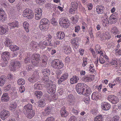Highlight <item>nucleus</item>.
I'll return each mask as SVG.
<instances>
[{
	"mask_svg": "<svg viewBox=\"0 0 121 121\" xmlns=\"http://www.w3.org/2000/svg\"><path fill=\"white\" fill-rule=\"evenodd\" d=\"M25 87L23 86H21L19 88V91L21 93L23 92L25 90Z\"/></svg>",
	"mask_w": 121,
	"mask_h": 121,
	"instance_id": "61",
	"label": "nucleus"
},
{
	"mask_svg": "<svg viewBox=\"0 0 121 121\" xmlns=\"http://www.w3.org/2000/svg\"><path fill=\"white\" fill-rule=\"evenodd\" d=\"M78 77L76 76H73L70 79V82L71 84H73L77 83L79 80Z\"/></svg>",
	"mask_w": 121,
	"mask_h": 121,
	"instance_id": "24",
	"label": "nucleus"
},
{
	"mask_svg": "<svg viewBox=\"0 0 121 121\" xmlns=\"http://www.w3.org/2000/svg\"><path fill=\"white\" fill-rule=\"evenodd\" d=\"M12 89L11 85L9 84L5 86L4 88V90L5 92L9 91Z\"/></svg>",
	"mask_w": 121,
	"mask_h": 121,
	"instance_id": "48",
	"label": "nucleus"
},
{
	"mask_svg": "<svg viewBox=\"0 0 121 121\" xmlns=\"http://www.w3.org/2000/svg\"><path fill=\"white\" fill-rule=\"evenodd\" d=\"M112 33L114 35L118 34L119 33V31L117 28L115 27H113L111 30Z\"/></svg>",
	"mask_w": 121,
	"mask_h": 121,
	"instance_id": "40",
	"label": "nucleus"
},
{
	"mask_svg": "<svg viewBox=\"0 0 121 121\" xmlns=\"http://www.w3.org/2000/svg\"><path fill=\"white\" fill-rule=\"evenodd\" d=\"M10 49L13 51H16L19 49V48L15 45L12 46L10 48Z\"/></svg>",
	"mask_w": 121,
	"mask_h": 121,
	"instance_id": "50",
	"label": "nucleus"
},
{
	"mask_svg": "<svg viewBox=\"0 0 121 121\" xmlns=\"http://www.w3.org/2000/svg\"><path fill=\"white\" fill-rule=\"evenodd\" d=\"M64 52L66 54H70L71 52V48L69 46H66L64 47Z\"/></svg>",
	"mask_w": 121,
	"mask_h": 121,
	"instance_id": "26",
	"label": "nucleus"
},
{
	"mask_svg": "<svg viewBox=\"0 0 121 121\" xmlns=\"http://www.w3.org/2000/svg\"><path fill=\"white\" fill-rule=\"evenodd\" d=\"M7 80L6 77L2 75L0 77V86H3L6 82Z\"/></svg>",
	"mask_w": 121,
	"mask_h": 121,
	"instance_id": "25",
	"label": "nucleus"
},
{
	"mask_svg": "<svg viewBox=\"0 0 121 121\" xmlns=\"http://www.w3.org/2000/svg\"><path fill=\"white\" fill-rule=\"evenodd\" d=\"M49 22L46 18L42 19L40 22L39 28L41 30H47L48 27Z\"/></svg>",
	"mask_w": 121,
	"mask_h": 121,
	"instance_id": "3",
	"label": "nucleus"
},
{
	"mask_svg": "<svg viewBox=\"0 0 121 121\" xmlns=\"http://www.w3.org/2000/svg\"><path fill=\"white\" fill-rule=\"evenodd\" d=\"M94 78V75H92L85 76L82 77V79L83 81L85 82H88L92 81Z\"/></svg>",
	"mask_w": 121,
	"mask_h": 121,
	"instance_id": "11",
	"label": "nucleus"
},
{
	"mask_svg": "<svg viewBox=\"0 0 121 121\" xmlns=\"http://www.w3.org/2000/svg\"><path fill=\"white\" fill-rule=\"evenodd\" d=\"M55 119L52 116L48 117L45 121H55Z\"/></svg>",
	"mask_w": 121,
	"mask_h": 121,
	"instance_id": "59",
	"label": "nucleus"
},
{
	"mask_svg": "<svg viewBox=\"0 0 121 121\" xmlns=\"http://www.w3.org/2000/svg\"><path fill=\"white\" fill-rule=\"evenodd\" d=\"M109 19L111 22L112 23H115L118 19V17H112V16H110Z\"/></svg>",
	"mask_w": 121,
	"mask_h": 121,
	"instance_id": "43",
	"label": "nucleus"
},
{
	"mask_svg": "<svg viewBox=\"0 0 121 121\" xmlns=\"http://www.w3.org/2000/svg\"><path fill=\"white\" fill-rule=\"evenodd\" d=\"M52 38V37L51 35L50 34H48L46 37V40H47V41L49 42V43H50V42L51 41Z\"/></svg>",
	"mask_w": 121,
	"mask_h": 121,
	"instance_id": "60",
	"label": "nucleus"
},
{
	"mask_svg": "<svg viewBox=\"0 0 121 121\" xmlns=\"http://www.w3.org/2000/svg\"><path fill=\"white\" fill-rule=\"evenodd\" d=\"M43 95L42 92L40 91H35L34 95L38 99H40Z\"/></svg>",
	"mask_w": 121,
	"mask_h": 121,
	"instance_id": "29",
	"label": "nucleus"
},
{
	"mask_svg": "<svg viewBox=\"0 0 121 121\" xmlns=\"http://www.w3.org/2000/svg\"><path fill=\"white\" fill-rule=\"evenodd\" d=\"M39 78V73H38V75H33L28 79V81L31 83H34L37 81Z\"/></svg>",
	"mask_w": 121,
	"mask_h": 121,
	"instance_id": "13",
	"label": "nucleus"
},
{
	"mask_svg": "<svg viewBox=\"0 0 121 121\" xmlns=\"http://www.w3.org/2000/svg\"><path fill=\"white\" fill-rule=\"evenodd\" d=\"M71 7L77 9L78 7V1L77 0H73L71 4Z\"/></svg>",
	"mask_w": 121,
	"mask_h": 121,
	"instance_id": "30",
	"label": "nucleus"
},
{
	"mask_svg": "<svg viewBox=\"0 0 121 121\" xmlns=\"http://www.w3.org/2000/svg\"><path fill=\"white\" fill-rule=\"evenodd\" d=\"M35 112L33 110L26 112L27 117L30 119H31L35 116Z\"/></svg>",
	"mask_w": 121,
	"mask_h": 121,
	"instance_id": "27",
	"label": "nucleus"
},
{
	"mask_svg": "<svg viewBox=\"0 0 121 121\" xmlns=\"http://www.w3.org/2000/svg\"><path fill=\"white\" fill-rule=\"evenodd\" d=\"M23 26L26 31L27 32H28L29 31L28 28L29 27V25L28 23L26 21L24 22L23 23Z\"/></svg>",
	"mask_w": 121,
	"mask_h": 121,
	"instance_id": "36",
	"label": "nucleus"
},
{
	"mask_svg": "<svg viewBox=\"0 0 121 121\" xmlns=\"http://www.w3.org/2000/svg\"><path fill=\"white\" fill-rule=\"evenodd\" d=\"M101 108L104 110H109L111 108L110 104L106 102H102L101 103Z\"/></svg>",
	"mask_w": 121,
	"mask_h": 121,
	"instance_id": "14",
	"label": "nucleus"
},
{
	"mask_svg": "<svg viewBox=\"0 0 121 121\" xmlns=\"http://www.w3.org/2000/svg\"><path fill=\"white\" fill-rule=\"evenodd\" d=\"M69 75L67 73H65L63 74L62 76L61 77L65 80H66L68 77Z\"/></svg>",
	"mask_w": 121,
	"mask_h": 121,
	"instance_id": "57",
	"label": "nucleus"
},
{
	"mask_svg": "<svg viewBox=\"0 0 121 121\" xmlns=\"http://www.w3.org/2000/svg\"><path fill=\"white\" fill-rule=\"evenodd\" d=\"M9 53L8 52H3L1 54V60L3 62L1 63L2 67H5L8 63L7 60L9 59L10 55Z\"/></svg>",
	"mask_w": 121,
	"mask_h": 121,
	"instance_id": "2",
	"label": "nucleus"
},
{
	"mask_svg": "<svg viewBox=\"0 0 121 121\" xmlns=\"http://www.w3.org/2000/svg\"><path fill=\"white\" fill-rule=\"evenodd\" d=\"M42 62L43 63H44L45 65L47 63V58L46 56L45 55H43L42 56Z\"/></svg>",
	"mask_w": 121,
	"mask_h": 121,
	"instance_id": "49",
	"label": "nucleus"
},
{
	"mask_svg": "<svg viewBox=\"0 0 121 121\" xmlns=\"http://www.w3.org/2000/svg\"><path fill=\"white\" fill-rule=\"evenodd\" d=\"M42 85L41 83L38 82L35 83L34 86V88L36 90H40L42 88Z\"/></svg>",
	"mask_w": 121,
	"mask_h": 121,
	"instance_id": "32",
	"label": "nucleus"
},
{
	"mask_svg": "<svg viewBox=\"0 0 121 121\" xmlns=\"http://www.w3.org/2000/svg\"><path fill=\"white\" fill-rule=\"evenodd\" d=\"M70 24V23L69 22V21L68 20L67 21H66L64 23L62 24V25H60L65 28H67L68 27Z\"/></svg>",
	"mask_w": 121,
	"mask_h": 121,
	"instance_id": "45",
	"label": "nucleus"
},
{
	"mask_svg": "<svg viewBox=\"0 0 121 121\" xmlns=\"http://www.w3.org/2000/svg\"><path fill=\"white\" fill-rule=\"evenodd\" d=\"M11 68H19L21 67V64L18 61L12 62L11 64Z\"/></svg>",
	"mask_w": 121,
	"mask_h": 121,
	"instance_id": "18",
	"label": "nucleus"
},
{
	"mask_svg": "<svg viewBox=\"0 0 121 121\" xmlns=\"http://www.w3.org/2000/svg\"><path fill=\"white\" fill-rule=\"evenodd\" d=\"M100 49L101 47L98 44L96 46L95 49L96 54H101V55L103 54V52L102 51L100 50Z\"/></svg>",
	"mask_w": 121,
	"mask_h": 121,
	"instance_id": "23",
	"label": "nucleus"
},
{
	"mask_svg": "<svg viewBox=\"0 0 121 121\" xmlns=\"http://www.w3.org/2000/svg\"><path fill=\"white\" fill-rule=\"evenodd\" d=\"M118 49H117L116 50H118V51L116 52V54L117 55H121V46H119V45H118L117 46Z\"/></svg>",
	"mask_w": 121,
	"mask_h": 121,
	"instance_id": "46",
	"label": "nucleus"
},
{
	"mask_svg": "<svg viewBox=\"0 0 121 121\" xmlns=\"http://www.w3.org/2000/svg\"><path fill=\"white\" fill-rule=\"evenodd\" d=\"M51 64L52 67L54 68H62L64 66L63 63L58 59L53 60Z\"/></svg>",
	"mask_w": 121,
	"mask_h": 121,
	"instance_id": "5",
	"label": "nucleus"
},
{
	"mask_svg": "<svg viewBox=\"0 0 121 121\" xmlns=\"http://www.w3.org/2000/svg\"><path fill=\"white\" fill-rule=\"evenodd\" d=\"M25 83V81L22 78L18 79L17 81V83L19 85H23Z\"/></svg>",
	"mask_w": 121,
	"mask_h": 121,
	"instance_id": "47",
	"label": "nucleus"
},
{
	"mask_svg": "<svg viewBox=\"0 0 121 121\" xmlns=\"http://www.w3.org/2000/svg\"><path fill=\"white\" fill-rule=\"evenodd\" d=\"M10 115L9 112L4 110L0 112V117L3 120H4L8 118Z\"/></svg>",
	"mask_w": 121,
	"mask_h": 121,
	"instance_id": "7",
	"label": "nucleus"
},
{
	"mask_svg": "<svg viewBox=\"0 0 121 121\" xmlns=\"http://www.w3.org/2000/svg\"><path fill=\"white\" fill-rule=\"evenodd\" d=\"M11 29H14L15 27L18 28L19 26L18 22L17 21H15L11 23H8Z\"/></svg>",
	"mask_w": 121,
	"mask_h": 121,
	"instance_id": "16",
	"label": "nucleus"
},
{
	"mask_svg": "<svg viewBox=\"0 0 121 121\" xmlns=\"http://www.w3.org/2000/svg\"><path fill=\"white\" fill-rule=\"evenodd\" d=\"M35 19L37 20H39L42 18V14H35Z\"/></svg>",
	"mask_w": 121,
	"mask_h": 121,
	"instance_id": "63",
	"label": "nucleus"
},
{
	"mask_svg": "<svg viewBox=\"0 0 121 121\" xmlns=\"http://www.w3.org/2000/svg\"><path fill=\"white\" fill-rule=\"evenodd\" d=\"M53 108L52 105H48L46 107L44 112H43V114L44 116H47L51 112Z\"/></svg>",
	"mask_w": 121,
	"mask_h": 121,
	"instance_id": "9",
	"label": "nucleus"
},
{
	"mask_svg": "<svg viewBox=\"0 0 121 121\" xmlns=\"http://www.w3.org/2000/svg\"><path fill=\"white\" fill-rule=\"evenodd\" d=\"M71 111L73 114L75 115H78L79 113L78 110L75 109L74 108L72 109Z\"/></svg>",
	"mask_w": 121,
	"mask_h": 121,
	"instance_id": "53",
	"label": "nucleus"
},
{
	"mask_svg": "<svg viewBox=\"0 0 121 121\" xmlns=\"http://www.w3.org/2000/svg\"><path fill=\"white\" fill-rule=\"evenodd\" d=\"M96 9L97 13L100 14L103 13L104 8L103 6H97L96 7Z\"/></svg>",
	"mask_w": 121,
	"mask_h": 121,
	"instance_id": "21",
	"label": "nucleus"
},
{
	"mask_svg": "<svg viewBox=\"0 0 121 121\" xmlns=\"http://www.w3.org/2000/svg\"><path fill=\"white\" fill-rule=\"evenodd\" d=\"M103 120L102 115H99L96 117L94 119L95 121H103Z\"/></svg>",
	"mask_w": 121,
	"mask_h": 121,
	"instance_id": "39",
	"label": "nucleus"
},
{
	"mask_svg": "<svg viewBox=\"0 0 121 121\" xmlns=\"http://www.w3.org/2000/svg\"><path fill=\"white\" fill-rule=\"evenodd\" d=\"M61 115V117H66L68 115V113L65 109L62 108L60 111Z\"/></svg>",
	"mask_w": 121,
	"mask_h": 121,
	"instance_id": "35",
	"label": "nucleus"
},
{
	"mask_svg": "<svg viewBox=\"0 0 121 121\" xmlns=\"http://www.w3.org/2000/svg\"><path fill=\"white\" fill-rule=\"evenodd\" d=\"M99 55L100 56L99 59V62L101 64H103L105 62V61L102 57V56L104 57L103 54L101 55V54Z\"/></svg>",
	"mask_w": 121,
	"mask_h": 121,
	"instance_id": "52",
	"label": "nucleus"
},
{
	"mask_svg": "<svg viewBox=\"0 0 121 121\" xmlns=\"http://www.w3.org/2000/svg\"><path fill=\"white\" fill-rule=\"evenodd\" d=\"M100 96L98 92H93L91 95V99L94 100H97L99 99Z\"/></svg>",
	"mask_w": 121,
	"mask_h": 121,
	"instance_id": "22",
	"label": "nucleus"
},
{
	"mask_svg": "<svg viewBox=\"0 0 121 121\" xmlns=\"http://www.w3.org/2000/svg\"><path fill=\"white\" fill-rule=\"evenodd\" d=\"M12 41L10 39L8 38H6L4 44L6 46L10 47L12 44Z\"/></svg>",
	"mask_w": 121,
	"mask_h": 121,
	"instance_id": "34",
	"label": "nucleus"
},
{
	"mask_svg": "<svg viewBox=\"0 0 121 121\" xmlns=\"http://www.w3.org/2000/svg\"><path fill=\"white\" fill-rule=\"evenodd\" d=\"M56 35L57 39H62L65 37V34L63 32L58 31Z\"/></svg>",
	"mask_w": 121,
	"mask_h": 121,
	"instance_id": "28",
	"label": "nucleus"
},
{
	"mask_svg": "<svg viewBox=\"0 0 121 121\" xmlns=\"http://www.w3.org/2000/svg\"><path fill=\"white\" fill-rule=\"evenodd\" d=\"M38 106L39 107H43L45 106V103L44 102V100H39L38 102Z\"/></svg>",
	"mask_w": 121,
	"mask_h": 121,
	"instance_id": "44",
	"label": "nucleus"
},
{
	"mask_svg": "<svg viewBox=\"0 0 121 121\" xmlns=\"http://www.w3.org/2000/svg\"><path fill=\"white\" fill-rule=\"evenodd\" d=\"M32 56L34 57V59L32 60V63L33 65H36L40 61V55L38 54H35Z\"/></svg>",
	"mask_w": 121,
	"mask_h": 121,
	"instance_id": "12",
	"label": "nucleus"
},
{
	"mask_svg": "<svg viewBox=\"0 0 121 121\" xmlns=\"http://www.w3.org/2000/svg\"><path fill=\"white\" fill-rule=\"evenodd\" d=\"M50 22L54 26H56L57 25V22L55 20V18L54 17H53L51 20Z\"/></svg>",
	"mask_w": 121,
	"mask_h": 121,
	"instance_id": "54",
	"label": "nucleus"
},
{
	"mask_svg": "<svg viewBox=\"0 0 121 121\" xmlns=\"http://www.w3.org/2000/svg\"><path fill=\"white\" fill-rule=\"evenodd\" d=\"M7 78L8 80H11L13 78V75L10 73H9L7 76Z\"/></svg>",
	"mask_w": 121,
	"mask_h": 121,
	"instance_id": "64",
	"label": "nucleus"
},
{
	"mask_svg": "<svg viewBox=\"0 0 121 121\" xmlns=\"http://www.w3.org/2000/svg\"><path fill=\"white\" fill-rule=\"evenodd\" d=\"M23 16L27 17L29 19H31L34 16V13L33 11L30 9H26L23 12Z\"/></svg>",
	"mask_w": 121,
	"mask_h": 121,
	"instance_id": "4",
	"label": "nucleus"
},
{
	"mask_svg": "<svg viewBox=\"0 0 121 121\" xmlns=\"http://www.w3.org/2000/svg\"><path fill=\"white\" fill-rule=\"evenodd\" d=\"M44 77L42 78L43 82L44 84L47 85V90L48 92L50 94L54 93L56 91V86L54 84L49 85L51 81L48 79V76L50 74V71L48 69H43L42 70Z\"/></svg>",
	"mask_w": 121,
	"mask_h": 121,
	"instance_id": "1",
	"label": "nucleus"
},
{
	"mask_svg": "<svg viewBox=\"0 0 121 121\" xmlns=\"http://www.w3.org/2000/svg\"><path fill=\"white\" fill-rule=\"evenodd\" d=\"M49 98L51 100H56L57 99V97L54 95H51L49 96Z\"/></svg>",
	"mask_w": 121,
	"mask_h": 121,
	"instance_id": "56",
	"label": "nucleus"
},
{
	"mask_svg": "<svg viewBox=\"0 0 121 121\" xmlns=\"http://www.w3.org/2000/svg\"><path fill=\"white\" fill-rule=\"evenodd\" d=\"M24 113L26 115V112L32 110V104H28L24 107Z\"/></svg>",
	"mask_w": 121,
	"mask_h": 121,
	"instance_id": "15",
	"label": "nucleus"
},
{
	"mask_svg": "<svg viewBox=\"0 0 121 121\" xmlns=\"http://www.w3.org/2000/svg\"><path fill=\"white\" fill-rule=\"evenodd\" d=\"M71 43L73 44V46H74V48L75 49H77L78 47V45L77 38H75L71 40Z\"/></svg>",
	"mask_w": 121,
	"mask_h": 121,
	"instance_id": "31",
	"label": "nucleus"
},
{
	"mask_svg": "<svg viewBox=\"0 0 121 121\" xmlns=\"http://www.w3.org/2000/svg\"><path fill=\"white\" fill-rule=\"evenodd\" d=\"M83 100L85 104H88L90 101V97L88 96H86L83 99Z\"/></svg>",
	"mask_w": 121,
	"mask_h": 121,
	"instance_id": "41",
	"label": "nucleus"
},
{
	"mask_svg": "<svg viewBox=\"0 0 121 121\" xmlns=\"http://www.w3.org/2000/svg\"><path fill=\"white\" fill-rule=\"evenodd\" d=\"M64 90L63 89L61 88L59 89L57 91V94L59 95L60 96L64 92Z\"/></svg>",
	"mask_w": 121,
	"mask_h": 121,
	"instance_id": "55",
	"label": "nucleus"
},
{
	"mask_svg": "<svg viewBox=\"0 0 121 121\" xmlns=\"http://www.w3.org/2000/svg\"><path fill=\"white\" fill-rule=\"evenodd\" d=\"M82 94L85 95L87 94H90L91 93V90L90 87L86 85V86L85 87L84 91H82Z\"/></svg>",
	"mask_w": 121,
	"mask_h": 121,
	"instance_id": "17",
	"label": "nucleus"
},
{
	"mask_svg": "<svg viewBox=\"0 0 121 121\" xmlns=\"http://www.w3.org/2000/svg\"><path fill=\"white\" fill-rule=\"evenodd\" d=\"M119 117L118 115L114 116L112 118V121H119Z\"/></svg>",
	"mask_w": 121,
	"mask_h": 121,
	"instance_id": "58",
	"label": "nucleus"
},
{
	"mask_svg": "<svg viewBox=\"0 0 121 121\" xmlns=\"http://www.w3.org/2000/svg\"><path fill=\"white\" fill-rule=\"evenodd\" d=\"M68 19L66 17H62L60 18L59 20V23L60 25H62V24L64 23L65 22L68 20Z\"/></svg>",
	"mask_w": 121,
	"mask_h": 121,
	"instance_id": "38",
	"label": "nucleus"
},
{
	"mask_svg": "<svg viewBox=\"0 0 121 121\" xmlns=\"http://www.w3.org/2000/svg\"><path fill=\"white\" fill-rule=\"evenodd\" d=\"M111 37V36L109 33L106 31H104L100 36L101 40L104 41L106 39L110 38Z\"/></svg>",
	"mask_w": 121,
	"mask_h": 121,
	"instance_id": "8",
	"label": "nucleus"
},
{
	"mask_svg": "<svg viewBox=\"0 0 121 121\" xmlns=\"http://www.w3.org/2000/svg\"><path fill=\"white\" fill-rule=\"evenodd\" d=\"M17 107V104L16 103L13 102L10 104L9 109L12 111H14L16 109Z\"/></svg>",
	"mask_w": 121,
	"mask_h": 121,
	"instance_id": "33",
	"label": "nucleus"
},
{
	"mask_svg": "<svg viewBox=\"0 0 121 121\" xmlns=\"http://www.w3.org/2000/svg\"><path fill=\"white\" fill-rule=\"evenodd\" d=\"M107 99L109 102L113 104H116L118 102V97L114 95H109Z\"/></svg>",
	"mask_w": 121,
	"mask_h": 121,
	"instance_id": "10",
	"label": "nucleus"
},
{
	"mask_svg": "<svg viewBox=\"0 0 121 121\" xmlns=\"http://www.w3.org/2000/svg\"><path fill=\"white\" fill-rule=\"evenodd\" d=\"M57 70L56 71V73L57 74V78H59V76L60 74L62 73L61 70L60 69H56Z\"/></svg>",
	"mask_w": 121,
	"mask_h": 121,
	"instance_id": "51",
	"label": "nucleus"
},
{
	"mask_svg": "<svg viewBox=\"0 0 121 121\" xmlns=\"http://www.w3.org/2000/svg\"><path fill=\"white\" fill-rule=\"evenodd\" d=\"M42 10L41 9L39 8L38 9L35 11V14L42 15Z\"/></svg>",
	"mask_w": 121,
	"mask_h": 121,
	"instance_id": "62",
	"label": "nucleus"
},
{
	"mask_svg": "<svg viewBox=\"0 0 121 121\" xmlns=\"http://www.w3.org/2000/svg\"><path fill=\"white\" fill-rule=\"evenodd\" d=\"M86 84L82 83H77L76 86V89L78 93L82 94V91H84Z\"/></svg>",
	"mask_w": 121,
	"mask_h": 121,
	"instance_id": "6",
	"label": "nucleus"
},
{
	"mask_svg": "<svg viewBox=\"0 0 121 121\" xmlns=\"http://www.w3.org/2000/svg\"><path fill=\"white\" fill-rule=\"evenodd\" d=\"M9 96L8 94L7 93H4L1 98V100L2 102H7L9 99Z\"/></svg>",
	"mask_w": 121,
	"mask_h": 121,
	"instance_id": "20",
	"label": "nucleus"
},
{
	"mask_svg": "<svg viewBox=\"0 0 121 121\" xmlns=\"http://www.w3.org/2000/svg\"><path fill=\"white\" fill-rule=\"evenodd\" d=\"M30 46L35 48H37L38 46H40V44L34 41L31 42L30 43Z\"/></svg>",
	"mask_w": 121,
	"mask_h": 121,
	"instance_id": "42",
	"label": "nucleus"
},
{
	"mask_svg": "<svg viewBox=\"0 0 121 121\" xmlns=\"http://www.w3.org/2000/svg\"><path fill=\"white\" fill-rule=\"evenodd\" d=\"M8 27L6 26H0V34L3 35L7 32L8 30Z\"/></svg>",
	"mask_w": 121,
	"mask_h": 121,
	"instance_id": "19",
	"label": "nucleus"
},
{
	"mask_svg": "<svg viewBox=\"0 0 121 121\" xmlns=\"http://www.w3.org/2000/svg\"><path fill=\"white\" fill-rule=\"evenodd\" d=\"M67 98L68 101L70 103L73 102L75 99L73 95L72 94L68 95Z\"/></svg>",
	"mask_w": 121,
	"mask_h": 121,
	"instance_id": "37",
	"label": "nucleus"
}]
</instances>
